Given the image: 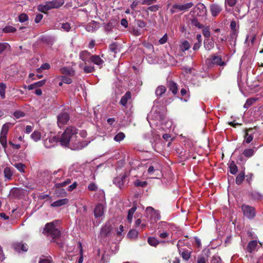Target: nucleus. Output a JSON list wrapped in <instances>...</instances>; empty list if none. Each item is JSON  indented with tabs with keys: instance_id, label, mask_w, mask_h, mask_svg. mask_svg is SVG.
<instances>
[{
	"instance_id": "25",
	"label": "nucleus",
	"mask_w": 263,
	"mask_h": 263,
	"mask_svg": "<svg viewBox=\"0 0 263 263\" xmlns=\"http://www.w3.org/2000/svg\"><path fill=\"white\" fill-rule=\"evenodd\" d=\"M237 36V30L232 31L231 34H230V39H229V41L231 42V45H233L234 46H235Z\"/></svg>"
},
{
	"instance_id": "30",
	"label": "nucleus",
	"mask_w": 263,
	"mask_h": 263,
	"mask_svg": "<svg viewBox=\"0 0 263 263\" xmlns=\"http://www.w3.org/2000/svg\"><path fill=\"white\" fill-rule=\"evenodd\" d=\"M180 49L182 51L188 50L190 48V44L187 41H184L180 45Z\"/></svg>"
},
{
	"instance_id": "26",
	"label": "nucleus",
	"mask_w": 263,
	"mask_h": 263,
	"mask_svg": "<svg viewBox=\"0 0 263 263\" xmlns=\"http://www.w3.org/2000/svg\"><path fill=\"white\" fill-rule=\"evenodd\" d=\"M136 209V206H134L128 210L127 219L129 223H131L132 221L133 215Z\"/></svg>"
},
{
	"instance_id": "35",
	"label": "nucleus",
	"mask_w": 263,
	"mask_h": 263,
	"mask_svg": "<svg viewBox=\"0 0 263 263\" xmlns=\"http://www.w3.org/2000/svg\"><path fill=\"white\" fill-rule=\"evenodd\" d=\"M229 168H230V172L232 174L234 175L237 172V171H238L237 166H236V165L235 164V163L234 162H232L230 163Z\"/></svg>"
},
{
	"instance_id": "62",
	"label": "nucleus",
	"mask_w": 263,
	"mask_h": 263,
	"mask_svg": "<svg viewBox=\"0 0 263 263\" xmlns=\"http://www.w3.org/2000/svg\"><path fill=\"white\" fill-rule=\"evenodd\" d=\"M236 0H226V3L230 7H233L235 5Z\"/></svg>"
},
{
	"instance_id": "31",
	"label": "nucleus",
	"mask_w": 263,
	"mask_h": 263,
	"mask_svg": "<svg viewBox=\"0 0 263 263\" xmlns=\"http://www.w3.org/2000/svg\"><path fill=\"white\" fill-rule=\"evenodd\" d=\"M168 87L170 90L173 93V94L176 95L178 91V88L177 84L173 82H171L168 84Z\"/></svg>"
},
{
	"instance_id": "12",
	"label": "nucleus",
	"mask_w": 263,
	"mask_h": 263,
	"mask_svg": "<svg viewBox=\"0 0 263 263\" xmlns=\"http://www.w3.org/2000/svg\"><path fill=\"white\" fill-rule=\"evenodd\" d=\"M113 181L117 186H118L119 188H121L125 181V177L123 175L119 176L116 177L114 179Z\"/></svg>"
},
{
	"instance_id": "43",
	"label": "nucleus",
	"mask_w": 263,
	"mask_h": 263,
	"mask_svg": "<svg viewBox=\"0 0 263 263\" xmlns=\"http://www.w3.org/2000/svg\"><path fill=\"white\" fill-rule=\"evenodd\" d=\"M148 242L152 246H156L159 243L158 240L155 237L148 238Z\"/></svg>"
},
{
	"instance_id": "5",
	"label": "nucleus",
	"mask_w": 263,
	"mask_h": 263,
	"mask_svg": "<svg viewBox=\"0 0 263 263\" xmlns=\"http://www.w3.org/2000/svg\"><path fill=\"white\" fill-rule=\"evenodd\" d=\"M241 209L244 215L249 219H252L255 216V209L251 206L242 205Z\"/></svg>"
},
{
	"instance_id": "51",
	"label": "nucleus",
	"mask_w": 263,
	"mask_h": 263,
	"mask_svg": "<svg viewBox=\"0 0 263 263\" xmlns=\"http://www.w3.org/2000/svg\"><path fill=\"white\" fill-rule=\"evenodd\" d=\"M61 28L65 31H69L71 29V26L68 23H65L62 24Z\"/></svg>"
},
{
	"instance_id": "33",
	"label": "nucleus",
	"mask_w": 263,
	"mask_h": 263,
	"mask_svg": "<svg viewBox=\"0 0 263 263\" xmlns=\"http://www.w3.org/2000/svg\"><path fill=\"white\" fill-rule=\"evenodd\" d=\"M4 173L5 177L9 180L11 178L13 175V173L11 171L10 168L8 167H6L4 169Z\"/></svg>"
},
{
	"instance_id": "8",
	"label": "nucleus",
	"mask_w": 263,
	"mask_h": 263,
	"mask_svg": "<svg viewBox=\"0 0 263 263\" xmlns=\"http://www.w3.org/2000/svg\"><path fill=\"white\" fill-rule=\"evenodd\" d=\"M193 5L194 4L192 2L182 5L175 4L173 6L172 8L178 9L179 11H185L191 8Z\"/></svg>"
},
{
	"instance_id": "37",
	"label": "nucleus",
	"mask_w": 263,
	"mask_h": 263,
	"mask_svg": "<svg viewBox=\"0 0 263 263\" xmlns=\"http://www.w3.org/2000/svg\"><path fill=\"white\" fill-rule=\"evenodd\" d=\"M95 195V197H98L100 200H103L105 198V193L102 190H98Z\"/></svg>"
},
{
	"instance_id": "47",
	"label": "nucleus",
	"mask_w": 263,
	"mask_h": 263,
	"mask_svg": "<svg viewBox=\"0 0 263 263\" xmlns=\"http://www.w3.org/2000/svg\"><path fill=\"white\" fill-rule=\"evenodd\" d=\"M138 232L135 230H130L128 233V236L130 238H135L137 237Z\"/></svg>"
},
{
	"instance_id": "60",
	"label": "nucleus",
	"mask_w": 263,
	"mask_h": 263,
	"mask_svg": "<svg viewBox=\"0 0 263 263\" xmlns=\"http://www.w3.org/2000/svg\"><path fill=\"white\" fill-rule=\"evenodd\" d=\"M182 256L183 259L187 260L190 258V254L188 252H183L182 253Z\"/></svg>"
},
{
	"instance_id": "50",
	"label": "nucleus",
	"mask_w": 263,
	"mask_h": 263,
	"mask_svg": "<svg viewBox=\"0 0 263 263\" xmlns=\"http://www.w3.org/2000/svg\"><path fill=\"white\" fill-rule=\"evenodd\" d=\"M158 171V168L157 166H155L154 165H151L148 167L147 172L149 175H152L155 172Z\"/></svg>"
},
{
	"instance_id": "18",
	"label": "nucleus",
	"mask_w": 263,
	"mask_h": 263,
	"mask_svg": "<svg viewBox=\"0 0 263 263\" xmlns=\"http://www.w3.org/2000/svg\"><path fill=\"white\" fill-rule=\"evenodd\" d=\"M68 202V199L64 198L57 200L51 204V206L53 207H59L62 205L67 204Z\"/></svg>"
},
{
	"instance_id": "63",
	"label": "nucleus",
	"mask_w": 263,
	"mask_h": 263,
	"mask_svg": "<svg viewBox=\"0 0 263 263\" xmlns=\"http://www.w3.org/2000/svg\"><path fill=\"white\" fill-rule=\"evenodd\" d=\"M211 263H221L220 258L218 257H213L211 260Z\"/></svg>"
},
{
	"instance_id": "46",
	"label": "nucleus",
	"mask_w": 263,
	"mask_h": 263,
	"mask_svg": "<svg viewBox=\"0 0 263 263\" xmlns=\"http://www.w3.org/2000/svg\"><path fill=\"white\" fill-rule=\"evenodd\" d=\"M253 137L251 135H249L248 133H246L245 137L244 143H250L253 140Z\"/></svg>"
},
{
	"instance_id": "21",
	"label": "nucleus",
	"mask_w": 263,
	"mask_h": 263,
	"mask_svg": "<svg viewBox=\"0 0 263 263\" xmlns=\"http://www.w3.org/2000/svg\"><path fill=\"white\" fill-rule=\"evenodd\" d=\"M62 73L69 75L70 76H73L74 74V71L72 68L67 67H64L61 69Z\"/></svg>"
},
{
	"instance_id": "53",
	"label": "nucleus",
	"mask_w": 263,
	"mask_h": 263,
	"mask_svg": "<svg viewBox=\"0 0 263 263\" xmlns=\"http://www.w3.org/2000/svg\"><path fill=\"white\" fill-rule=\"evenodd\" d=\"M61 79L63 82L65 84H69L72 82V80L66 77L62 76L61 77Z\"/></svg>"
},
{
	"instance_id": "58",
	"label": "nucleus",
	"mask_w": 263,
	"mask_h": 263,
	"mask_svg": "<svg viewBox=\"0 0 263 263\" xmlns=\"http://www.w3.org/2000/svg\"><path fill=\"white\" fill-rule=\"evenodd\" d=\"M156 2V0H143L141 3L142 5H150Z\"/></svg>"
},
{
	"instance_id": "61",
	"label": "nucleus",
	"mask_w": 263,
	"mask_h": 263,
	"mask_svg": "<svg viewBox=\"0 0 263 263\" xmlns=\"http://www.w3.org/2000/svg\"><path fill=\"white\" fill-rule=\"evenodd\" d=\"M45 82H46V80H43L34 83V84H35L36 87H40L43 86L45 84Z\"/></svg>"
},
{
	"instance_id": "44",
	"label": "nucleus",
	"mask_w": 263,
	"mask_h": 263,
	"mask_svg": "<svg viewBox=\"0 0 263 263\" xmlns=\"http://www.w3.org/2000/svg\"><path fill=\"white\" fill-rule=\"evenodd\" d=\"M50 67L49 64L47 63H45L43 64L39 68L36 69V71L38 73H40L42 71V70H47L49 69Z\"/></svg>"
},
{
	"instance_id": "13",
	"label": "nucleus",
	"mask_w": 263,
	"mask_h": 263,
	"mask_svg": "<svg viewBox=\"0 0 263 263\" xmlns=\"http://www.w3.org/2000/svg\"><path fill=\"white\" fill-rule=\"evenodd\" d=\"M258 241L257 240L250 241L247 246V250L249 252L252 253L257 250Z\"/></svg>"
},
{
	"instance_id": "36",
	"label": "nucleus",
	"mask_w": 263,
	"mask_h": 263,
	"mask_svg": "<svg viewBox=\"0 0 263 263\" xmlns=\"http://www.w3.org/2000/svg\"><path fill=\"white\" fill-rule=\"evenodd\" d=\"M254 154V150L252 148L246 149L243 152V154L247 157H250Z\"/></svg>"
},
{
	"instance_id": "10",
	"label": "nucleus",
	"mask_w": 263,
	"mask_h": 263,
	"mask_svg": "<svg viewBox=\"0 0 263 263\" xmlns=\"http://www.w3.org/2000/svg\"><path fill=\"white\" fill-rule=\"evenodd\" d=\"M104 214V206L102 204L97 205L94 209L95 216L97 217H101Z\"/></svg>"
},
{
	"instance_id": "39",
	"label": "nucleus",
	"mask_w": 263,
	"mask_h": 263,
	"mask_svg": "<svg viewBox=\"0 0 263 263\" xmlns=\"http://www.w3.org/2000/svg\"><path fill=\"white\" fill-rule=\"evenodd\" d=\"M6 86L4 83H0V96L2 98L4 99L5 97V89Z\"/></svg>"
},
{
	"instance_id": "22",
	"label": "nucleus",
	"mask_w": 263,
	"mask_h": 263,
	"mask_svg": "<svg viewBox=\"0 0 263 263\" xmlns=\"http://www.w3.org/2000/svg\"><path fill=\"white\" fill-rule=\"evenodd\" d=\"M110 227L109 226L105 225L101 229L100 233L102 236H107L110 234Z\"/></svg>"
},
{
	"instance_id": "14",
	"label": "nucleus",
	"mask_w": 263,
	"mask_h": 263,
	"mask_svg": "<svg viewBox=\"0 0 263 263\" xmlns=\"http://www.w3.org/2000/svg\"><path fill=\"white\" fill-rule=\"evenodd\" d=\"M98 28V26L97 22L91 21L86 26L85 29L87 31L92 32L96 31Z\"/></svg>"
},
{
	"instance_id": "27",
	"label": "nucleus",
	"mask_w": 263,
	"mask_h": 263,
	"mask_svg": "<svg viewBox=\"0 0 263 263\" xmlns=\"http://www.w3.org/2000/svg\"><path fill=\"white\" fill-rule=\"evenodd\" d=\"M10 49V46L7 43H0V54Z\"/></svg>"
},
{
	"instance_id": "6",
	"label": "nucleus",
	"mask_w": 263,
	"mask_h": 263,
	"mask_svg": "<svg viewBox=\"0 0 263 263\" xmlns=\"http://www.w3.org/2000/svg\"><path fill=\"white\" fill-rule=\"evenodd\" d=\"M69 120V116L67 112H61L58 116V125L62 128Z\"/></svg>"
},
{
	"instance_id": "34",
	"label": "nucleus",
	"mask_w": 263,
	"mask_h": 263,
	"mask_svg": "<svg viewBox=\"0 0 263 263\" xmlns=\"http://www.w3.org/2000/svg\"><path fill=\"white\" fill-rule=\"evenodd\" d=\"M16 29L12 26L7 25L3 29V31L4 33H13L15 32Z\"/></svg>"
},
{
	"instance_id": "38",
	"label": "nucleus",
	"mask_w": 263,
	"mask_h": 263,
	"mask_svg": "<svg viewBox=\"0 0 263 263\" xmlns=\"http://www.w3.org/2000/svg\"><path fill=\"white\" fill-rule=\"evenodd\" d=\"M134 184L135 186L138 187H145L147 185V182L146 181H141L140 180H136L134 182Z\"/></svg>"
},
{
	"instance_id": "45",
	"label": "nucleus",
	"mask_w": 263,
	"mask_h": 263,
	"mask_svg": "<svg viewBox=\"0 0 263 263\" xmlns=\"http://www.w3.org/2000/svg\"><path fill=\"white\" fill-rule=\"evenodd\" d=\"M83 70L85 73H91L95 71V67L93 66L86 65L84 67Z\"/></svg>"
},
{
	"instance_id": "17",
	"label": "nucleus",
	"mask_w": 263,
	"mask_h": 263,
	"mask_svg": "<svg viewBox=\"0 0 263 263\" xmlns=\"http://www.w3.org/2000/svg\"><path fill=\"white\" fill-rule=\"evenodd\" d=\"M132 97L131 93L129 91H127L126 93L122 97L120 100V103L124 106H125L127 102L130 100Z\"/></svg>"
},
{
	"instance_id": "24",
	"label": "nucleus",
	"mask_w": 263,
	"mask_h": 263,
	"mask_svg": "<svg viewBox=\"0 0 263 263\" xmlns=\"http://www.w3.org/2000/svg\"><path fill=\"white\" fill-rule=\"evenodd\" d=\"M166 90V89L165 86L162 85L159 86L156 89V95L158 97H160L165 92Z\"/></svg>"
},
{
	"instance_id": "23",
	"label": "nucleus",
	"mask_w": 263,
	"mask_h": 263,
	"mask_svg": "<svg viewBox=\"0 0 263 263\" xmlns=\"http://www.w3.org/2000/svg\"><path fill=\"white\" fill-rule=\"evenodd\" d=\"M204 46L206 50H210L214 47V42L212 40L207 39L204 41Z\"/></svg>"
},
{
	"instance_id": "15",
	"label": "nucleus",
	"mask_w": 263,
	"mask_h": 263,
	"mask_svg": "<svg viewBox=\"0 0 263 263\" xmlns=\"http://www.w3.org/2000/svg\"><path fill=\"white\" fill-rule=\"evenodd\" d=\"M51 9L49 5V2H46L44 4H41L37 6V10L43 13H46L47 11Z\"/></svg>"
},
{
	"instance_id": "52",
	"label": "nucleus",
	"mask_w": 263,
	"mask_h": 263,
	"mask_svg": "<svg viewBox=\"0 0 263 263\" xmlns=\"http://www.w3.org/2000/svg\"><path fill=\"white\" fill-rule=\"evenodd\" d=\"M88 189L89 191H97L98 190V187L95 183H91L88 185Z\"/></svg>"
},
{
	"instance_id": "7",
	"label": "nucleus",
	"mask_w": 263,
	"mask_h": 263,
	"mask_svg": "<svg viewBox=\"0 0 263 263\" xmlns=\"http://www.w3.org/2000/svg\"><path fill=\"white\" fill-rule=\"evenodd\" d=\"M194 12L197 15L204 16L206 14V7L203 4L199 3L194 8Z\"/></svg>"
},
{
	"instance_id": "64",
	"label": "nucleus",
	"mask_w": 263,
	"mask_h": 263,
	"mask_svg": "<svg viewBox=\"0 0 263 263\" xmlns=\"http://www.w3.org/2000/svg\"><path fill=\"white\" fill-rule=\"evenodd\" d=\"M43 18V15L41 14H37L35 18V22L36 23H39Z\"/></svg>"
},
{
	"instance_id": "19",
	"label": "nucleus",
	"mask_w": 263,
	"mask_h": 263,
	"mask_svg": "<svg viewBox=\"0 0 263 263\" xmlns=\"http://www.w3.org/2000/svg\"><path fill=\"white\" fill-rule=\"evenodd\" d=\"M80 59L84 62H86L88 59L90 60V53L87 50L82 51L80 53Z\"/></svg>"
},
{
	"instance_id": "2",
	"label": "nucleus",
	"mask_w": 263,
	"mask_h": 263,
	"mask_svg": "<svg viewBox=\"0 0 263 263\" xmlns=\"http://www.w3.org/2000/svg\"><path fill=\"white\" fill-rule=\"evenodd\" d=\"M43 233L50 235L53 239H58L61 235L60 231L56 228L53 222L48 223L45 225Z\"/></svg>"
},
{
	"instance_id": "9",
	"label": "nucleus",
	"mask_w": 263,
	"mask_h": 263,
	"mask_svg": "<svg viewBox=\"0 0 263 263\" xmlns=\"http://www.w3.org/2000/svg\"><path fill=\"white\" fill-rule=\"evenodd\" d=\"M90 61L95 65L99 66L100 68L102 67L104 64V61L100 57L99 55H93L90 57Z\"/></svg>"
},
{
	"instance_id": "49",
	"label": "nucleus",
	"mask_w": 263,
	"mask_h": 263,
	"mask_svg": "<svg viewBox=\"0 0 263 263\" xmlns=\"http://www.w3.org/2000/svg\"><path fill=\"white\" fill-rule=\"evenodd\" d=\"M13 115L15 118L19 119L20 118L24 117L25 114L23 111L16 110L13 113Z\"/></svg>"
},
{
	"instance_id": "29",
	"label": "nucleus",
	"mask_w": 263,
	"mask_h": 263,
	"mask_svg": "<svg viewBox=\"0 0 263 263\" xmlns=\"http://www.w3.org/2000/svg\"><path fill=\"white\" fill-rule=\"evenodd\" d=\"M71 180L69 179H67L66 181L61 183H56L54 185V188L55 189H59L62 188L63 186H65L70 183Z\"/></svg>"
},
{
	"instance_id": "28",
	"label": "nucleus",
	"mask_w": 263,
	"mask_h": 263,
	"mask_svg": "<svg viewBox=\"0 0 263 263\" xmlns=\"http://www.w3.org/2000/svg\"><path fill=\"white\" fill-rule=\"evenodd\" d=\"M31 139L35 142H37L41 139V134L38 131H34L31 135Z\"/></svg>"
},
{
	"instance_id": "11",
	"label": "nucleus",
	"mask_w": 263,
	"mask_h": 263,
	"mask_svg": "<svg viewBox=\"0 0 263 263\" xmlns=\"http://www.w3.org/2000/svg\"><path fill=\"white\" fill-rule=\"evenodd\" d=\"M210 10L213 16H217L222 10L221 7L217 4H212L210 6Z\"/></svg>"
},
{
	"instance_id": "4",
	"label": "nucleus",
	"mask_w": 263,
	"mask_h": 263,
	"mask_svg": "<svg viewBox=\"0 0 263 263\" xmlns=\"http://www.w3.org/2000/svg\"><path fill=\"white\" fill-rule=\"evenodd\" d=\"M146 217L152 222H156L160 219V216L158 211L155 210L149 206L146 209Z\"/></svg>"
},
{
	"instance_id": "59",
	"label": "nucleus",
	"mask_w": 263,
	"mask_h": 263,
	"mask_svg": "<svg viewBox=\"0 0 263 263\" xmlns=\"http://www.w3.org/2000/svg\"><path fill=\"white\" fill-rule=\"evenodd\" d=\"M39 263H51V258H41Z\"/></svg>"
},
{
	"instance_id": "42",
	"label": "nucleus",
	"mask_w": 263,
	"mask_h": 263,
	"mask_svg": "<svg viewBox=\"0 0 263 263\" xmlns=\"http://www.w3.org/2000/svg\"><path fill=\"white\" fill-rule=\"evenodd\" d=\"M245 178V174L243 173H240L239 175L236 177V183L237 184H240Z\"/></svg>"
},
{
	"instance_id": "57",
	"label": "nucleus",
	"mask_w": 263,
	"mask_h": 263,
	"mask_svg": "<svg viewBox=\"0 0 263 263\" xmlns=\"http://www.w3.org/2000/svg\"><path fill=\"white\" fill-rule=\"evenodd\" d=\"M167 34L165 33L163 37H162L159 40V43L160 44H164L167 42Z\"/></svg>"
},
{
	"instance_id": "41",
	"label": "nucleus",
	"mask_w": 263,
	"mask_h": 263,
	"mask_svg": "<svg viewBox=\"0 0 263 263\" xmlns=\"http://www.w3.org/2000/svg\"><path fill=\"white\" fill-rule=\"evenodd\" d=\"M14 166L17 168L20 172L24 173L25 165L22 163H15L14 164Z\"/></svg>"
},
{
	"instance_id": "1",
	"label": "nucleus",
	"mask_w": 263,
	"mask_h": 263,
	"mask_svg": "<svg viewBox=\"0 0 263 263\" xmlns=\"http://www.w3.org/2000/svg\"><path fill=\"white\" fill-rule=\"evenodd\" d=\"M77 134L78 129L75 127L72 126L67 127L60 138L61 144L64 146H69L73 150L80 149L87 145L88 143L87 142H80L77 139ZM59 141V138L54 136L52 138L46 139L44 144L46 147L51 148L54 146Z\"/></svg>"
},
{
	"instance_id": "20",
	"label": "nucleus",
	"mask_w": 263,
	"mask_h": 263,
	"mask_svg": "<svg viewBox=\"0 0 263 263\" xmlns=\"http://www.w3.org/2000/svg\"><path fill=\"white\" fill-rule=\"evenodd\" d=\"M211 61L213 64L220 66H223L226 64L225 62L222 61L221 58L219 56H213Z\"/></svg>"
},
{
	"instance_id": "55",
	"label": "nucleus",
	"mask_w": 263,
	"mask_h": 263,
	"mask_svg": "<svg viewBox=\"0 0 263 263\" xmlns=\"http://www.w3.org/2000/svg\"><path fill=\"white\" fill-rule=\"evenodd\" d=\"M22 243H14L13 245V247L14 248V249L18 252H20L21 251V246H22Z\"/></svg>"
},
{
	"instance_id": "48",
	"label": "nucleus",
	"mask_w": 263,
	"mask_h": 263,
	"mask_svg": "<svg viewBox=\"0 0 263 263\" xmlns=\"http://www.w3.org/2000/svg\"><path fill=\"white\" fill-rule=\"evenodd\" d=\"M28 20V17L27 14L25 13H22L18 16V20L21 23H24Z\"/></svg>"
},
{
	"instance_id": "56",
	"label": "nucleus",
	"mask_w": 263,
	"mask_h": 263,
	"mask_svg": "<svg viewBox=\"0 0 263 263\" xmlns=\"http://www.w3.org/2000/svg\"><path fill=\"white\" fill-rule=\"evenodd\" d=\"M170 233L166 231H163L162 232H160L159 234V236L161 238H165L169 236Z\"/></svg>"
},
{
	"instance_id": "3",
	"label": "nucleus",
	"mask_w": 263,
	"mask_h": 263,
	"mask_svg": "<svg viewBox=\"0 0 263 263\" xmlns=\"http://www.w3.org/2000/svg\"><path fill=\"white\" fill-rule=\"evenodd\" d=\"M10 124L9 123L4 124L2 126L0 134V143L5 150L7 147V135L10 127Z\"/></svg>"
},
{
	"instance_id": "40",
	"label": "nucleus",
	"mask_w": 263,
	"mask_h": 263,
	"mask_svg": "<svg viewBox=\"0 0 263 263\" xmlns=\"http://www.w3.org/2000/svg\"><path fill=\"white\" fill-rule=\"evenodd\" d=\"M125 138V135L123 133H122V132H120L119 133H118V134H117L115 137H114V140L117 141V142H120L121 141H122V140H123Z\"/></svg>"
},
{
	"instance_id": "16",
	"label": "nucleus",
	"mask_w": 263,
	"mask_h": 263,
	"mask_svg": "<svg viewBox=\"0 0 263 263\" xmlns=\"http://www.w3.org/2000/svg\"><path fill=\"white\" fill-rule=\"evenodd\" d=\"M49 2L51 9L58 8L64 4L63 0H54Z\"/></svg>"
},
{
	"instance_id": "54",
	"label": "nucleus",
	"mask_w": 263,
	"mask_h": 263,
	"mask_svg": "<svg viewBox=\"0 0 263 263\" xmlns=\"http://www.w3.org/2000/svg\"><path fill=\"white\" fill-rule=\"evenodd\" d=\"M197 263H208L207 259L203 256H200L198 257Z\"/></svg>"
},
{
	"instance_id": "32",
	"label": "nucleus",
	"mask_w": 263,
	"mask_h": 263,
	"mask_svg": "<svg viewBox=\"0 0 263 263\" xmlns=\"http://www.w3.org/2000/svg\"><path fill=\"white\" fill-rule=\"evenodd\" d=\"M55 189V194L58 197H65L67 195L66 192L63 189Z\"/></svg>"
}]
</instances>
